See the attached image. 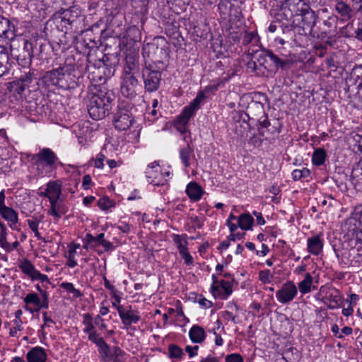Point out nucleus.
Wrapping results in <instances>:
<instances>
[{
  "instance_id": "obj_1",
  "label": "nucleus",
  "mask_w": 362,
  "mask_h": 362,
  "mask_svg": "<svg viewBox=\"0 0 362 362\" xmlns=\"http://www.w3.org/2000/svg\"><path fill=\"white\" fill-rule=\"evenodd\" d=\"M142 56L144 66H154L159 69H165L168 58V49L165 39L158 36L155 37L153 42L144 45L142 48Z\"/></svg>"
},
{
  "instance_id": "obj_2",
  "label": "nucleus",
  "mask_w": 362,
  "mask_h": 362,
  "mask_svg": "<svg viewBox=\"0 0 362 362\" xmlns=\"http://www.w3.org/2000/svg\"><path fill=\"white\" fill-rule=\"evenodd\" d=\"M87 62L86 69L91 75V79L104 83L107 78L114 76L119 59L117 55L104 54L95 62H93L90 56H88Z\"/></svg>"
},
{
  "instance_id": "obj_3",
  "label": "nucleus",
  "mask_w": 362,
  "mask_h": 362,
  "mask_svg": "<svg viewBox=\"0 0 362 362\" xmlns=\"http://www.w3.org/2000/svg\"><path fill=\"white\" fill-rule=\"evenodd\" d=\"M115 95L112 90L102 88L89 98L87 107L90 117L99 120L110 114Z\"/></svg>"
},
{
  "instance_id": "obj_4",
  "label": "nucleus",
  "mask_w": 362,
  "mask_h": 362,
  "mask_svg": "<svg viewBox=\"0 0 362 362\" xmlns=\"http://www.w3.org/2000/svg\"><path fill=\"white\" fill-rule=\"evenodd\" d=\"M10 45L11 55L18 64L24 68H29L33 57V45L25 38L13 39Z\"/></svg>"
},
{
  "instance_id": "obj_5",
  "label": "nucleus",
  "mask_w": 362,
  "mask_h": 362,
  "mask_svg": "<svg viewBox=\"0 0 362 362\" xmlns=\"http://www.w3.org/2000/svg\"><path fill=\"white\" fill-rule=\"evenodd\" d=\"M258 62L260 65H264V63H270L269 66L282 70L289 69L293 64V61L288 59L286 55L276 54L270 49H263L259 55Z\"/></svg>"
},
{
  "instance_id": "obj_6",
  "label": "nucleus",
  "mask_w": 362,
  "mask_h": 362,
  "mask_svg": "<svg viewBox=\"0 0 362 362\" xmlns=\"http://www.w3.org/2000/svg\"><path fill=\"white\" fill-rule=\"evenodd\" d=\"M69 59H66L64 64L60 66V78L59 88L62 89H74L79 83L80 76H76V69L75 65Z\"/></svg>"
},
{
  "instance_id": "obj_7",
  "label": "nucleus",
  "mask_w": 362,
  "mask_h": 362,
  "mask_svg": "<svg viewBox=\"0 0 362 362\" xmlns=\"http://www.w3.org/2000/svg\"><path fill=\"white\" fill-rule=\"evenodd\" d=\"M206 96L202 91H199L196 98L191 102L189 106L185 107L177 117L176 121L177 129L182 133L186 131L185 126L188 123L189 119L194 116L195 112L199 109L201 103L204 100Z\"/></svg>"
},
{
  "instance_id": "obj_8",
  "label": "nucleus",
  "mask_w": 362,
  "mask_h": 362,
  "mask_svg": "<svg viewBox=\"0 0 362 362\" xmlns=\"http://www.w3.org/2000/svg\"><path fill=\"white\" fill-rule=\"evenodd\" d=\"M163 70L154 66H144L142 68L141 75L146 91L151 93L159 88L161 81V72Z\"/></svg>"
},
{
  "instance_id": "obj_9",
  "label": "nucleus",
  "mask_w": 362,
  "mask_h": 362,
  "mask_svg": "<svg viewBox=\"0 0 362 362\" xmlns=\"http://www.w3.org/2000/svg\"><path fill=\"white\" fill-rule=\"evenodd\" d=\"M28 158H30V162L35 165H41L51 169L54 168L58 160L55 153L49 148H43L35 154H29Z\"/></svg>"
},
{
  "instance_id": "obj_10",
  "label": "nucleus",
  "mask_w": 362,
  "mask_h": 362,
  "mask_svg": "<svg viewBox=\"0 0 362 362\" xmlns=\"http://www.w3.org/2000/svg\"><path fill=\"white\" fill-rule=\"evenodd\" d=\"M121 78L120 92L122 95L129 99L135 98L140 88L139 82L136 75L122 74Z\"/></svg>"
},
{
  "instance_id": "obj_11",
  "label": "nucleus",
  "mask_w": 362,
  "mask_h": 362,
  "mask_svg": "<svg viewBox=\"0 0 362 362\" xmlns=\"http://www.w3.org/2000/svg\"><path fill=\"white\" fill-rule=\"evenodd\" d=\"M268 30L271 33H283L284 34V39H279L281 45H291L292 42H296L297 40L294 38L295 30L293 29V26L288 25L280 21H275L270 24L268 28Z\"/></svg>"
},
{
  "instance_id": "obj_12",
  "label": "nucleus",
  "mask_w": 362,
  "mask_h": 362,
  "mask_svg": "<svg viewBox=\"0 0 362 362\" xmlns=\"http://www.w3.org/2000/svg\"><path fill=\"white\" fill-rule=\"evenodd\" d=\"M133 118L129 109L123 105L117 106V110L114 113L113 122L116 129L120 131L128 129L133 123Z\"/></svg>"
},
{
  "instance_id": "obj_13",
  "label": "nucleus",
  "mask_w": 362,
  "mask_h": 362,
  "mask_svg": "<svg viewBox=\"0 0 362 362\" xmlns=\"http://www.w3.org/2000/svg\"><path fill=\"white\" fill-rule=\"evenodd\" d=\"M139 47H134V49H127L123 74L136 75L139 73Z\"/></svg>"
},
{
  "instance_id": "obj_14",
  "label": "nucleus",
  "mask_w": 362,
  "mask_h": 362,
  "mask_svg": "<svg viewBox=\"0 0 362 362\" xmlns=\"http://www.w3.org/2000/svg\"><path fill=\"white\" fill-rule=\"evenodd\" d=\"M297 293V287L294 283L292 281H288L276 291V296L280 303L286 304L293 300Z\"/></svg>"
},
{
  "instance_id": "obj_15",
  "label": "nucleus",
  "mask_w": 362,
  "mask_h": 362,
  "mask_svg": "<svg viewBox=\"0 0 362 362\" xmlns=\"http://www.w3.org/2000/svg\"><path fill=\"white\" fill-rule=\"evenodd\" d=\"M299 16L302 17L303 25L299 26L298 30L299 31L302 30L305 35H311L317 18L315 12L309 6H306L303 8L302 12L299 13Z\"/></svg>"
},
{
  "instance_id": "obj_16",
  "label": "nucleus",
  "mask_w": 362,
  "mask_h": 362,
  "mask_svg": "<svg viewBox=\"0 0 362 362\" xmlns=\"http://www.w3.org/2000/svg\"><path fill=\"white\" fill-rule=\"evenodd\" d=\"M141 39V33L139 28L136 25L129 26L123 37V43L127 49H134V47H139V42Z\"/></svg>"
},
{
  "instance_id": "obj_17",
  "label": "nucleus",
  "mask_w": 362,
  "mask_h": 362,
  "mask_svg": "<svg viewBox=\"0 0 362 362\" xmlns=\"http://www.w3.org/2000/svg\"><path fill=\"white\" fill-rule=\"evenodd\" d=\"M306 6L305 4H302V0H284L281 4V10L286 16L291 18L299 16Z\"/></svg>"
},
{
  "instance_id": "obj_18",
  "label": "nucleus",
  "mask_w": 362,
  "mask_h": 362,
  "mask_svg": "<svg viewBox=\"0 0 362 362\" xmlns=\"http://www.w3.org/2000/svg\"><path fill=\"white\" fill-rule=\"evenodd\" d=\"M220 280V284L211 285V291L214 296L218 297L221 299H226L233 293V281Z\"/></svg>"
},
{
  "instance_id": "obj_19",
  "label": "nucleus",
  "mask_w": 362,
  "mask_h": 362,
  "mask_svg": "<svg viewBox=\"0 0 362 362\" xmlns=\"http://www.w3.org/2000/svg\"><path fill=\"white\" fill-rule=\"evenodd\" d=\"M150 0H132V5L135 16L140 19L141 26L145 23Z\"/></svg>"
},
{
  "instance_id": "obj_20",
  "label": "nucleus",
  "mask_w": 362,
  "mask_h": 362,
  "mask_svg": "<svg viewBox=\"0 0 362 362\" xmlns=\"http://www.w3.org/2000/svg\"><path fill=\"white\" fill-rule=\"evenodd\" d=\"M117 310L122 323L125 326H131L132 324H136L141 320V317L136 310L130 309L124 311L122 306H117Z\"/></svg>"
},
{
  "instance_id": "obj_21",
  "label": "nucleus",
  "mask_w": 362,
  "mask_h": 362,
  "mask_svg": "<svg viewBox=\"0 0 362 362\" xmlns=\"http://www.w3.org/2000/svg\"><path fill=\"white\" fill-rule=\"evenodd\" d=\"M59 71L60 66L57 69H53L51 71H46L40 78L42 83L47 88L52 86H56L59 88Z\"/></svg>"
},
{
  "instance_id": "obj_22",
  "label": "nucleus",
  "mask_w": 362,
  "mask_h": 362,
  "mask_svg": "<svg viewBox=\"0 0 362 362\" xmlns=\"http://www.w3.org/2000/svg\"><path fill=\"white\" fill-rule=\"evenodd\" d=\"M15 36V27L6 18L0 15V37L13 40Z\"/></svg>"
},
{
  "instance_id": "obj_23",
  "label": "nucleus",
  "mask_w": 362,
  "mask_h": 362,
  "mask_svg": "<svg viewBox=\"0 0 362 362\" xmlns=\"http://www.w3.org/2000/svg\"><path fill=\"white\" fill-rule=\"evenodd\" d=\"M47 355L40 346L32 348L26 355L28 362H45Z\"/></svg>"
},
{
  "instance_id": "obj_24",
  "label": "nucleus",
  "mask_w": 362,
  "mask_h": 362,
  "mask_svg": "<svg viewBox=\"0 0 362 362\" xmlns=\"http://www.w3.org/2000/svg\"><path fill=\"white\" fill-rule=\"evenodd\" d=\"M0 215L8 222L11 227L18 221V213L13 209L6 206L5 204L0 206Z\"/></svg>"
},
{
  "instance_id": "obj_25",
  "label": "nucleus",
  "mask_w": 362,
  "mask_h": 362,
  "mask_svg": "<svg viewBox=\"0 0 362 362\" xmlns=\"http://www.w3.org/2000/svg\"><path fill=\"white\" fill-rule=\"evenodd\" d=\"M189 336L193 343L201 344L205 340L206 334L202 327L196 325L191 327Z\"/></svg>"
},
{
  "instance_id": "obj_26",
  "label": "nucleus",
  "mask_w": 362,
  "mask_h": 362,
  "mask_svg": "<svg viewBox=\"0 0 362 362\" xmlns=\"http://www.w3.org/2000/svg\"><path fill=\"white\" fill-rule=\"evenodd\" d=\"M8 52L6 46L0 45V77L8 72Z\"/></svg>"
},
{
  "instance_id": "obj_27",
  "label": "nucleus",
  "mask_w": 362,
  "mask_h": 362,
  "mask_svg": "<svg viewBox=\"0 0 362 362\" xmlns=\"http://www.w3.org/2000/svg\"><path fill=\"white\" fill-rule=\"evenodd\" d=\"M186 193L190 199L199 201L204 193L202 188L197 182H190L186 188Z\"/></svg>"
},
{
  "instance_id": "obj_28",
  "label": "nucleus",
  "mask_w": 362,
  "mask_h": 362,
  "mask_svg": "<svg viewBox=\"0 0 362 362\" xmlns=\"http://www.w3.org/2000/svg\"><path fill=\"white\" fill-rule=\"evenodd\" d=\"M360 226V223L356 217H349L343 223L342 228L344 231H346L349 235H355Z\"/></svg>"
},
{
  "instance_id": "obj_29",
  "label": "nucleus",
  "mask_w": 362,
  "mask_h": 362,
  "mask_svg": "<svg viewBox=\"0 0 362 362\" xmlns=\"http://www.w3.org/2000/svg\"><path fill=\"white\" fill-rule=\"evenodd\" d=\"M323 247L322 240L319 236H313L308 240V250L315 255H318Z\"/></svg>"
},
{
  "instance_id": "obj_30",
  "label": "nucleus",
  "mask_w": 362,
  "mask_h": 362,
  "mask_svg": "<svg viewBox=\"0 0 362 362\" xmlns=\"http://www.w3.org/2000/svg\"><path fill=\"white\" fill-rule=\"evenodd\" d=\"M335 10L344 20H349L352 16V9L349 4L344 1H339L336 4Z\"/></svg>"
},
{
  "instance_id": "obj_31",
  "label": "nucleus",
  "mask_w": 362,
  "mask_h": 362,
  "mask_svg": "<svg viewBox=\"0 0 362 362\" xmlns=\"http://www.w3.org/2000/svg\"><path fill=\"white\" fill-rule=\"evenodd\" d=\"M19 268L26 275L29 276L31 279H33V276L35 274V272H37V269L35 268L34 265L32 264V262L27 259H23L20 264Z\"/></svg>"
},
{
  "instance_id": "obj_32",
  "label": "nucleus",
  "mask_w": 362,
  "mask_h": 362,
  "mask_svg": "<svg viewBox=\"0 0 362 362\" xmlns=\"http://www.w3.org/2000/svg\"><path fill=\"white\" fill-rule=\"evenodd\" d=\"M254 223V218L250 214H241L238 220V226L243 230H249Z\"/></svg>"
},
{
  "instance_id": "obj_33",
  "label": "nucleus",
  "mask_w": 362,
  "mask_h": 362,
  "mask_svg": "<svg viewBox=\"0 0 362 362\" xmlns=\"http://www.w3.org/2000/svg\"><path fill=\"white\" fill-rule=\"evenodd\" d=\"M327 153L324 148H319L315 150L312 156L313 163L315 165H321L325 163Z\"/></svg>"
},
{
  "instance_id": "obj_34",
  "label": "nucleus",
  "mask_w": 362,
  "mask_h": 362,
  "mask_svg": "<svg viewBox=\"0 0 362 362\" xmlns=\"http://www.w3.org/2000/svg\"><path fill=\"white\" fill-rule=\"evenodd\" d=\"M313 283V276L310 273H307L305 275V278L298 284V288L300 292L303 294H305L310 291V286Z\"/></svg>"
},
{
  "instance_id": "obj_35",
  "label": "nucleus",
  "mask_w": 362,
  "mask_h": 362,
  "mask_svg": "<svg viewBox=\"0 0 362 362\" xmlns=\"http://www.w3.org/2000/svg\"><path fill=\"white\" fill-rule=\"evenodd\" d=\"M192 153L193 149L189 145L180 150V157L182 163L186 168L190 166L189 158Z\"/></svg>"
},
{
  "instance_id": "obj_36",
  "label": "nucleus",
  "mask_w": 362,
  "mask_h": 362,
  "mask_svg": "<svg viewBox=\"0 0 362 362\" xmlns=\"http://www.w3.org/2000/svg\"><path fill=\"white\" fill-rule=\"evenodd\" d=\"M47 187L49 192L50 197H60L62 194L61 184L58 181H50L47 183Z\"/></svg>"
},
{
  "instance_id": "obj_37",
  "label": "nucleus",
  "mask_w": 362,
  "mask_h": 362,
  "mask_svg": "<svg viewBox=\"0 0 362 362\" xmlns=\"http://www.w3.org/2000/svg\"><path fill=\"white\" fill-rule=\"evenodd\" d=\"M357 83V78L355 74V71L354 70V71L351 74L350 76L346 79L344 90H345L346 93H352L354 91V86H355V90H356Z\"/></svg>"
},
{
  "instance_id": "obj_38",
  "label": "nucleus",
  "mask_w": 362,
  "mask_h": 362,
  "mask_svg": "<svg viewBox=\"0 0 362 362\" xmlns=\"http://www.w3.org/2000/svg\"><path fill=\"white\" fill-rule=\"evenodd\" d=\"M124 355L125 352L119 346H114L107 358L112 359L113 362H125Z\"/></svg>"
},
{
  "instance_id": "obj_39",
  "label": "nucleus",
  "mask_w": 362,
  "mask_h": 362,
  "mask_svg": "<svg viewBox=\"0 0 362 362\" xmlns=\"http://www.w3.org/2000/svg\"><path fill=\"white\" fill-rule=\"evenodd\" d=\"M249 112L255 116L264 113V107L263 103L257 101H252L247 107Z\"/></svg>"
},
{
  "instance_id": "obj_40",
  "label": "nucleus",
  "mask_w": 362,
  "mask_h": 362,
  "mask_svg": "<svg viewBox=\"0 0 362 362\" xmlns=\"http://www.w3.org/2000/svg\"><path fill=\"white\" fill-rule=\"evenodd\" d=\"M258 121H259V134L262 136H264L265 139H267V132H269V129L264 130V129H268L269 127L270 126V122L268 120L267 115L264 114L263 116L261 118H259Z\"/></svg>"
},
{
  "instance_id": "obj_41",
  "label": "nucleus",
  "mask_w": 362,
  "mask_h": 362,
  "mask_svg": "<svg viewBox=\"0 0 362 362\" xmlns=\"http://www.w3.org/2000/svg\"><path fill=\"white\" fill-rule=\"evenodd\" d=\"M310 175V171L306 168L301 170L296 169L292 173V178L295 180H300L303 178L308 177Z\"/></svg>"
},
{
  "instance_id": "obj_42",
  "label": "nucleus",
  "mask_w": 362,
  "mask_h": 362,
  "mask_svg": "<svg viewBox=\"0 0 362 362\" xmlns=\"http://www.w3.org/2000/svg\"><path fill=\"white\" fill-rule=\"evenodd\" d=\"M35 71L34 69H29V71L21 75L18 80L28 86L29 83H32L33 80L36 78V74Z\"/></svg>"
},
{
  "instance_id": "obj_43",
  "label": "nucleus",
  "mask_w": 362,
  "mask_h": 362,
  "mask_svg": "<svg viewBox=\"0 0 362 362\" xmlns=\"http://www.w3.org/2000/svg\"><path fill=\"white\" fill-rule=\"evenodd\" d=\"M28 86L19 80L10 83V89L18 95H22Z\"/></svg>"
},
{
  "instance_id": "obj_44",
  "label": "nucleus",
  "mask_w": 362,
  "mask_h": 362,
  "mask_svg": "<svg viewBox=\"0 0 362 362\" xmlns=\"http://www.w3.org/2000/svg\"><path fill=\"white\" fill-rule=\"evenodd\" d=\"M40 297L36 293H28L24 298L23 300L26 304L25 306H28L30 304H33L37 307L38 304H40Z\"/></svg>"
},
{
  "instance_id": "obj_45",
  "label": "nucleus",
  "mask_w": 362,
  "mask_h": 362,
  "mask_svg": "<svg viewBox=\"0 0 362 362\" xmlns=\"http://www.w3.org/2000/svg\"><path fill=\"white\" fill-rule=\"evenodd\" d=\"M170 357L172 358H179L183 355V351L178 346L170 344L168 347Z\"/></svg>"
},
{
  "instance_id": "obj_46",
  "label": "nucleus",
  "mask_w": 362,
  "mask_h": 362,
  "mask_svg": "<svg viewBox=\"0 0 362 362\" xmlns=\"http://www.w3.org/2000/svg\"><path fill=\"white\" fill-rule=\"evenodd\" d=\"M337 27L334 26V30H329V31H324L321 33V39L323 40L327 37V40H325L326 45H329V46H333L332 38L335 35Z\"/></svg>"
},
{
  "instance_id": "obj_47",
  "label": "nucleus",
  "mask_w": 362,
  "mask_h": 362,
  "mask_svg": "<svg viewBox=\"0 0 362 362\" xmlns=\"http://www.w3.org/2000/svg\"><path fill=\"white\" fill-rule=\"evenodd\" d=\"M113 205V202L107 197H103L98 201V206L103 210H107Z\"/></svg>"
},
{
  "instance_id": "obj_48",
  "label": "nucleus",
  "mask_w": 362,
  "mask_h": 362,
  "mask_svg": "<svg viewBox=\"0 0 362 362\" xmlns=\"http://www.w3.org/2000/svg\"><path fill=\"white\" fill-rule=\"evenodd\" d=\"M40 221H37V219L35 220H28V224L30 227V228L34 232L35 236L38 239H42V237L40 235V233L38 231V225H39Z\"/></svg>"
},
{
  "instance_id": "obj_49",
  "label": "nucleus",
  "mask_w": 362,
  "mask_h": 362,
  "mask_svg": "<svg viewBox=\"0 0 362 362\" xmlns=\"http://www.w3.org/2000/svg\"><path fill=\"white\" fill-rule=\"evenodd\" d=\"M272 277L273 276L271 274L270 271L268 269L260 271L259 272V279L264 284L271 282Z\"/></svg>"
},
{
  "instance_id": "obj_50",
  "label": "nucleus",
  "mask_w": 362,
  "mask_h": 362,
  "mask_svg": "<svg viewBox=\"0 0 362 362\" xmlns=\"http://www.w3.org/2000/svg\"><path fill=\"white\" fill-rule=\"evenodd\" d=\"M67 211V207L64 205L62 202H59V204L56 207V214H51L54 216L57 220H58L62 215L65 214Z\"/></svg>"
},
{
  "instance_id": "obj_51",
  "label": "nucleus",
  "mask_w": 362,
  "mask_h": 362,
  "mask_svg": "<svg viewBox=\"0 0 362 362\" xmlns=\"http://www.w3.org/2000/svg\"><path fill=\"white\" fill-rule=\"evenodd\" d=\"M48 306H49V300H41L40 299V304H38L37 305V308H31L29 306H25V309L30 311V313H33L35 312H39L40 310L42 308L47 309V308H48Z\"/></svg>"
},
{
  "instance_id": "obj_52",
  "label": "nucleus",
  "mask_w": 362,
  "mask_h": 362,
  "mask_svg": "<svg viewBox=\"0 0 362 362\" xmlns=\"http://www.w3.org/2000/svg\"><path fill=\"white\" fill-rule=\"evenodd\" d=\"M50 202V210L49 211V214H56V207L61 202L60 197H49V198Z\"/></svg>"
},
{
  "instance_id": "obj_53",
  "label": "nucleus",
  "mask_w": 362,
  "mask_h": 362,
  "mask_svg": "<svg viewBox=\"0 0 362 362\" xmlns=\"http://www.w3.org/2000/svg\"><path fill=\"white\" fill-rule=\"evenodd\" d=\"M314 48H315V54L319 57H323L326 52H327V47H326V45H323V44H316L315 46H314Z\"/></svg>"
},
{
  "instance_id": "obj_54",
  "label": "nucleus",
  "mask_w": 362,
  "mask_h": 362,
  "mask_svg": "<svg viewBox=\"0 0 362 362\" xmlns=\"http://www.w3.org/2000/svg\"><path fill=\"white\" fill-rule=\"evenodd\" d=\"M88 339L95 344L98 346H100L103 342H105L103 338L100 337L98 333H92L88 335Z\"/></svg>"
},
{
  "instance_id": "obj_55",
  "label": "nucleus",
  "mask_w": 362,
  "mask_h": 362,
  "mask_svg": "<svg viewBox=\"0 0 362 362\" xmlns=\"http://www.w3.org/2000/svg\"><path fill=\"white\" fill-rule=\"evenodd\" d=\"M184 239L187 240V235H178V234H173V240L175 244L177 245V247L182 246L184 245Z\"/></svg>"
},
{
  "instance_id": "obj_56",
  "label": "nucleus",
  "mask_w": 362,
  "mask_h": 362,
  "mask_svg": "<svg viewBox=\"0 0 362 362\" xmlns=\"http://www.w3.org/2000/svg\"><path fill=\"white\" fill-rule=\"evenodd\" d=\"M98 348L100 354H103V358L109 357L111 350L110 346L105 341L98 346Z\"/></svg>"
},
{
  "instance_id": "obj_57",
  "label": "nucleus",
  "mask_w": 362,
  "mask_h": 362,
  "mask_svg": "<svg viewBox=\"0 0 362 362\" xmlns=\"http://www.w3.org/2000/svg\"><path fill=\"white\" fill-rule=\"evenodd\" d=\"M226 362H243V358L239 354H231L226 357Z\"/></svg>"
},
{
  "instance_id": "obj_58",
  "label": "nucleus",
  "mask_w": 362,
  "mask_h": 362,
  "mask_svg": "<svg viewBox=\"0 0 362 362\" xmlns=\"http://www.w3.org/2000/svg\"><path fill=\"white\" fill-rule=\"evenodd\" d=\"M230 2L228 0H221V1L218 4V10L221 13L226 14L227 13L228 11V4Z\"/></svg>"
},
{
  "instance_id": "obj_59",
  "label": "nucleus",
  "mask_w": 362,
  "mask_h": 362,
  "mask_svg": "<svg viewBox=\"0 0 362 362\" xmlns=\"http://www.w3.org/2000/svg\"><path fill=\"white\" fill-rule=\"evenodd\" d=\"M32 280H40L41 281V282L50 283L47 276L41 274L38 270L37 271V272H35V274L33 276Z\"/></svg>"
},
{
  "instance_id": "obj_60",
  "label": "nucleus",
  "mask_w": 362,
  "mask_h": 362,
  "mask_svg": "<svg viewBox=\"0 0 362 362\" xmlns=\"http://www.w3.org/2000/svg\"><path fill=\"white\" fill-rule=\"evenodd\" d=\"M255 34L250 32V33H245L244 36L243 37V45H247L250 43L252 40L255 38Z\"/></svg>"
},
{
  "instance_id": "obj_61",
  "label": "nucleus",
  "mask_w": 362,
  "mask_h": 362,
  "mask_svg": "<svg viewBox=\"0 0 362 362\" xmlns=\"http://www.w3.org/2000/svg\"><path fill=\"white\" fill-rule=\"evenodd\" d=\"M105 156L100 153L96 158V160L95 161V167L97 168H103L104 166L103 160H105Z\"/></svg>"
},
{
  "instance_id": "obj_62",
  "label": "nucleus",
  "mask_w": 362,
  "mask_h": 362,
  "mask_svg": "<svg viewBox=\"0 0 362 362\" xmlns=\"http://www.w3.org/2000/svg\"><path fill=\"white\" fill-rule=\"evenodd\" d=\"M222 317L225 320H230L233 323H236V316L233 315L230 312L226 310L221 313Z\"/></svg>"
},
{
  "instance_id": "obj_63",
  "label": "nucleus",
  "mask_w": 362,
  "mask_h": 362,
  "mask_svg": "<svg viewBox=\"0 0 362 362\" xmlns=\"http://www.w3.org/2000/svg\"><path fill=\"white\" fill-rule=\"evenodd\" d=\"M181 255V257L185 259V262L188 264V265H190L193 263V257H192V255L189 253L188 252V250L184 252H182L180 254Z\"/></svg>"
},
{
  "instance_id": "obj_64",
  "label": "nucleus",
  "mask_w": 362,
  "mask_h": 362,
  "mask_svg": "<svg viewBox=\"0 0 362 362\" xmlns=\"http://www.w3.org/2000/svg\"><path fill=\"white\" fill-rule=\"evenodd\" d=\"M0 245L6 252H10L13 250L9 243L7 242L6 238H0Z\"/></svg>"
}]
</instances>
